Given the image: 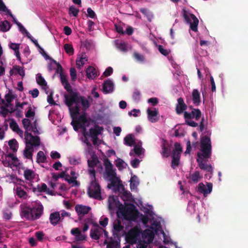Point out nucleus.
I'll return each mask as SVG.
<instances>
[{
	"label": "nucleus",
	"mask_w": 248,
	"mask_h": 248,
	"mask_svg": "<svg viewBox=\"0 0 248 248\" xmlns=\"http://www.w3.org/2000/svg\"><path fill=\"white\" fill-rule=\"evenodd\" d=\"M56 73L59 74L62 85L69 91L68 94L64 95L65 103L69 108L72 117L71 124L74 129L86 135L88 128L91 135L94 138L103 128L101 126L95 125L93 120L88 117L85 112L86 110L90 107V101L86 97L71 90V86L62 73L61 65L56 63Z\"/></svg>",
	"instance_id": "1"
},
{
	"label": "nucleus",
	"mask_w": 248,
	"mask_h": 248,
	"mask_svg": "<svg viewBox=\"0 0 248 248\" xmlns=\"http://www.w3.org/2000/svg\"><path fill=\"white\" fill-rule=\"evenodd\" d=\"M121 218L116 219L113 221L111 232L114 237H118L121 239V236H124L127 243L136 244L137 248H151L150 245L154 241L155 234H156L160 238L163 239L165 243H170L171 239L168 234L164 232L161 227L162 218L160 221L159 230L157 231L155 228L152 227L153 220L152 217L148 216V223L146 226V229L142 230L140 222H137L136 225L124 226Z\"/></svg>",
	"instance_id": "2"
},
{
	"label": "nucleus",
	"mask_w": 248,
	"mask_h": 248,
	"mask_svg": "<svg viewBox=\"0 0 248 248\" xmlns=\"http://www.w3.org/2000/svg\"><path fill=\"white\" fill-rule=\"evenodd\" d=\"M148 208H143L142 211L145 214L143 215L139 212L136 206L134 205L124 206L120 202L117 197L110 196L108 197V208L110 214H112L114 210H116L117 217L122 219V220L141 222L143 224H148L147 218L149 216L153 220V223H151L152 227L157 231L160 227L161 218L154 214L152 205H148Z\"/></svg>",
	"instance_id": "3"
},
{
	"label": "nucleus",
	"mask_w": 248,
	"mask_h": 248,
	"mask_svg": "<svg viewBox=\"0 0 248 248\" xmlns=\"http://www.w3.org/2000/svg\"><path fill=\"white\" fill-rule=\"evenodd\" d=\"M103 130V129H102V131ZM102 131L101 130L100 132L98 133L97 135H96L94 137H93L91 135L90 130H89V129L87 128L86 135L82 134L81 137L82 141L86 144V156L90 168L89 172L91 179V184L88 188V193L89 196L99 200L102 199L101 190L100 185L97 183L95 179V170L93 168V167L98 164L99 161L97 156L92 150V146L89 141V139L92 140L93 144H96L97 143L96 137L102 133Z\"/></svg>",
	"instance_id": "4"
},
{
	"label": "nucleus",
	"mask_w": 248,
	"mask_h": 248,
	"mask_svg": "<svg viewBox=\"0 0 248 248\" xmlns=\"http://www.w3.org/2000/svg\"><path fill=\"white\" fill-rule=\"evenodd\" d=\"M105 171L103 173L104 177L110 182L108 185V187L111 189L114 192H122V198L124 201V206L134 205L132 202H134V199L129 191L125 190L120 177H118L116 172V169L108 159L105 158L103 160Z\"/></svg>",
	"instance_id": "5"
},
{
	"label": "nucleus",
	"mask_w": 248,
	"mask_h": 248,
	"mask_svg": "<svg viewBox=\"0 0 248 248\" xmlns=\"http://www.w3.org/2000/svg\"><path fill=\"white\" fill-rule=\"evenodd\" d=\"M212 146L209 137L202 138L201 152L198 153L197 162L200 169L206 170L208 173L205 175L206 178L210 179L212 176L213 170L212 166L206 163V161L210 156Z\"/></svg>",
	"instance_id": "6"
},
{
	"label": "nucleus",
	"mask_w": 248,
	"mask_h": 248,
	"mask_svg": "<svg viewBox=\"0 0 248 248\" xmlns=\"http://www.w3.org/2000/svg\"><path fill=\"white\" fill-rule=\"evenodd\" d=\"M124 143L127 146H134L133 149L129 153L130 155H137L140 158L142 157L144 150L141 147V141L135 139L132 135H128L124 138Z\"/></svg>",
	"instance_id": "7"
},
{
	"label": "nucleus",
	"mask_w": 248,
	"mask_h": 248,
	"mask_svg": "<svg viewBox=\"0 0 248 248\" xmlns=\"http://www.w3.org/2000/svg\"><path fill=\"white\" fill-rule=\"evenodd\" d=\"M43 212V205L39 202L32 203L31 208H25L22 209V216L28 219L38 218Z\"/></svg>",
	"instance_id": "8"
},
{
	"label": "nucleus",
	"mask_w": 248,
	"mask_h": 248,
	"mask_svg": "<svg viewBox=\"0 0 248 248\" xmlns=\"http://www.w3.org/2000/svg\"><path fill=\"white\" fill-rule=\"evenodd\" d=\"M10 178L11 182L15 184L14 191L15 195L20 199H28L29 197L28 188L24 185H23V181L17 179L14 175H10Z\"/></svg>",
	"instance_id": "9"
},
{
	"label": "nucleus",
	"mask_w": 248,
	"mask_h": 248,
	"mask_svg": "<svg viewBox=\"0 0 248 248\" xmlns=\"http://www.w3.org/2000/svg\"><path fill=\"white\" fill-rule=\"evenodd\" d=\"M22 124L25 129L24 140H26L28 142H30L31 140L33 138H39L37 136H33L30 131H32L34 134H38V130L36 127V121L31 124V122L28 119H24L22 120Z\"/></svg>",
	"instance_id": "10"
},
{
	"label": "nucleus",
	"mask_w": 248,
	"mask_h": 248,
	"mask_svg": "<svg viewBox=\"0 0 248 248\" xmlns=\"http://www.w3.org/2000/svg\"><path fill=\"white\" fill-rule=\"evenodd\" d=\"M78 174L75 172L73 170H70V175L67 172V170H65L59 173L58 175L55 174H52V176L55 179H57L58 178H64L65 181L68 182L69 184H71L72 186H78L79 185V183L77 181V179L78 177Z\"/></svg>",
	"instance_id": "11"
},
{
	"label": "nucleus",
	"mask_w": 248,
	"mask_h": 248,
	"mask_svg": "<svg viewBox=\"0 0 248 248\" xmlns=\"http://www.w3.org/2000/svg\"><path fill=\"white\" fill-rule=\"evenodd\" d=\"M25 148L24 150L23 155L24 157L31 159L32 156L33 147L39 146L40 141L39 138H33L31 140L29 143H28L26 140H24Z\"/></svg>",
	"instance_id": "12"
},
{
	"label": "nucleus",
	"mask_w": 248,
	"mask_h": 248,
	"mask_svg": "<svg viewBox=\"0 0 248 248\" xmlns=\"http://www.w3.org/2000/svg\"><path fill=\"white\" fill-rule=\"evenodd\" d=\"M3 164L6 167H9L13 170L19 168L21 166L20 161L14 154L5 155L4 159H3Z\"/></svg>",
	"instance_id": "13"
},
{
	"label": "nucleus",
	"mask_w": 248,
	"mask_h": 248,
	"mask_svg": "<svg viewBox=\"0 0 248 248\" xmlns=\"http://www.w3.org/2000/svg\"><path fill=\"white\" fill-rule=\"evenodd\" d=\"M201 115V111L199 109H194L191 111V112L188 113L185 112L184 113V117L186 120L187 124L191 126H197L198 124L196 122L191 120V118H195L196 120H198L200 118Z\"/></svg>",
	"instance_id": "14"
},
{
	"label": "nucleus",
	"mask_w": 248,
	"mask_h": 248,
	"mask_svg": "<svg viewBox=\"0 0 248 248\" xmlns=\"http://www.w3.org/2000/svg\"><path fill=\"white\" fill-rule=\"evenodd\" d=\"M184 18L186 21L189 23L190 29L194 31H198V26L199 23L198 18L192 14L187 13L184 11Z\"/></svg>",
	"instance_id": "15"
},
{
	"label": "nucleus",
	"mask_w": 248,
	"mask_h": 248,
	"mask_svg": "<svg viewBox=\"0 0 248 248\" xmlns=\"http://www.w3.org/2000/svg\"><path fill=\"white\" fill-rule=\"evenodd\" d=\"M174 149L172 154V168H175L178 166L179 162L180 154L182 151V148L180 144L175 143L174 144Z\"/></svg>",
	"instance_id": "16"
},
{
	"label": "nucleus",
	"mask_w": 248,
	"mask_h": 248,
	"mask_svg": "<svg viewBox=\"0 0 248 248\" xmlns=\"http://www.w3.org/2000/svg\"><path fill=\"white\" fill-rule=\"evenodd\" d=\"M103 232L106 237H108V232L104 230L103 228L99 227L98 225H94V227L91 230V236L92 238L94 239H98L102 234Z\"/></svg>",
	"instance_id": "17"
},
{
	"label": "nucleus",
	"mask_w": 248,
	"mask_h": 248,
	"mask_svg": "<svg viewBox=\"0 0 248 248\" xmlns=\"http://www.w3.org/2000/svg\"><path fill=\"white\" fill-rule=\"evenodd\" d=\"M148 120L151 123L156 122L158 120V110L155 108H148L146 110Z\"/></svg>",
	"instance_id": "18"
},
{
	"label": "nucleus",
	"mask_w": 248,
	"mask_h": 248,
	"mask_svg": "<svg viewBox=\"0 0 248 248\" xmlns=\"http://www.w3.org/2000/svg\"><path fill=\"white\" fill-rule=\"evenodd\" d=\"M213 185L212 183H207L205 185L203 183H200L198 186V190L200 192L203 194L206 197L212 191Z\"/></svg>",
	"instance_id": "19"
},
{
	"label": "nucleus",
	"mask_w": 248,
	"mask_h": 248,
	"mask_svg": "<svg viewBox=\"0 0 248 248\" xmlns=\"http://www.w3.org/2000/svg\"><path fill=\"white\" fill-rule=\"evenodd\" d=\"M130 183V187L132 191L137 192L138 190V186L140 184V181L136 175L132 174L131 172V178L129 181Z\"/></svg>",
	"instance_id": "20"
},
{
	"label": "nucleus",
	"mask_w": 248,
	"mask_h": 248,
	"mask_svg": "<svg viewBox=\"0 0 248 248\" xmlns=\"http://www.w3.org/2000/svg\"><path fill=\"white\" fill-rule=\"evenodd\" d=\"M20 45V44H16V43L12 42L11 41H9L8 42L9 48L13 50L16 59L18 60L19 62H21V56L19 52Z\"/></svg>",
	"instance_id": "21"
},
{
	"label": "nucleus",
	"mask_w": 248,
	"mask_h": 248,
	"mask_svg": "<svg viewBox=\"0 0 248 248\" xmlns=\"http://www.w3.org/2000/svg\"><path fill=\"white\" fill-rule=\"evenodd\" d=\"M114 89V82L112 80H105L103 84V92L106 93H112Z\"/></svg>",
	"instance_id": "22"
},
{
	"label": "nucleus",
	"mask_w": 248,
	"mask_h": 248,
	"mask_svg": "<svg viewBox=\"0 0 248 248\" xmlns=\"http://www.w3.org/2000/svg\"><path fill=\"white\" fill-rule=\"evenodd\" d=\"M88 62V57L86 54L82 53L78 55L76 61L77 67L78 69L82 68L83 65Z\"/></svg>",
	"instance_id": "23"
},
{
	"label": "nucleus",
	"mask_w": 248,
	"mask_h": 248,
	"mask_svg": "<svg viewBox=\"0 0 248 248\" xmlns=\"http://www.w3.org/2000/svg\"><path fill=\"white\" fill-rule=\"evenodd\" d=\"M75 210L79 217H82L89 212L91 208L89 206L81 204L76 205Z\"/></svg>",
	"instance_id": "24"
},
{
	"label": "nucleus",
	"mask_w": 248,
	"mask_h": 248,
	"mask_svg": "<svg viewBox=\"0 0 248 248\" xmlns=\"http://www.w3.org/2000/svg\"><path fill=\"white\" fill-rule=\"evenodd\" d=\"M38 175L36 174L34 170L26 168L24 170V177L27 181H32L38 177Z\"/></svg>",
	"instance_id": "25"
},
{
	"label": "nucleus",
	"mask_w": 248,
	"mask_h": 248,
	"mask_svg": "<svg viewBox=\"0 0 248 248\" xmlns=\"http://www.w3.org/2000/svg\"><path fill=\"white\" fill-rule=\"evenodd\" d=\"M71 233L75 237L76 241H83L86 238V235L78 228H73L71 230Z\"/></svg>",
	"instance_id": "26"
},
{
	"label": "nucleus",
	"mask_w": 248,
	"mask_h": 248,
	"mask_svg": "<svg viewBox=\"0 0 248 248\" xmlns=\"http://www.w3.org/2000/svg\"><path fill=\"white\" fill-rule=\"evenodd\" d=\"M115 238V239H111L109 242L107 239H105V242L107 244V248H121V239L118 237Z\"/></svg>",
	"instance_id": "27"
},
{
	"label": "nucleus",
	"mask_w": 248,
	"mask_h": 248,
	"mask_svg": "<svg viewBox=\"0 0 248 248\" xmlns=\"http://www.w3.org/2000/svg\"><path fill=\"white\" fill-rule=\"evenodd\" d=\"M86 77L90 79H94L97 77L98 74L96 69L93 66H89L86 70Z\"/></svg>",
	"instance_id": "28"
},
{
	"label": "nucleus",
	"mask_w": 248,
	"mask_h": 248,
	"mask_svg": "<svg viewBox=\"0 0 248 248\" xmlns=\"http://www.w3.org/2000/svg\"><path fill=\"white\" fill-rule=\"evenodd\" d=\"M202 178V175L201 174L200 172L198 171V170H196L195 171L190 173L188 179L189 182L197 183V182L200 181Z\"/></svg>",
	"instance_id": "29"
},
{
	"label": "nucleus",
	"mask_w": 248,
	"mask_h": 248,
	"mask_svg": "<svg viewBox=\"0 0 248 248\" xmlns=\"http://www.w3.org/2000/svg\"><path fill=\"white\" fill-rule=\"evenodd\" d=\"M9 125L13 131L16 132L21 138H23V131L21 130L17 123L14 120H10Z\"/></svg>",
	"instance_id": "30"
},
{
	"label": "nucleus",
	"mask_w": 248,
	"mask_h": 248,
	"mask_svg": "<svg viewBox=\"0 0 248 248\" xmlns=\"http://www.w3.org/2000/svg\"><path fill=\"white\" fill-rule=\"evenodd\" d=\"M115 44L116 47L122 51H127L128 50L131 49V46H128L125 43L122 42V41L115 40Z\"/></svg>",
	"instance_id": "31"
},
{
	"label": "nucleus",
	"mask_w": 248,
	"mask_h": 248,
	"mask_svg": "<svg viewBox=\"0 0 248 248\" xmlns=\"http://www.w3.org/2000/svg\"><path fill=\"white\" fill-rule=\"evenodd\" d=\"M36 80L37 84H39L45 91H46L48 86L47 85L46 81L44 78L42 77L41 74L38 73L36 75Z\"/></svg>",
	"instance_id": "32"
},
{
	"label": "nucleus",
	"mask_w": 248,
	"mask_h": 248,
	"mask_svg": "<svg viewBox=\"0 0 248 248\" xmlns=\"http://www.w3.org/2000/svg\"><path fill=\"white\" fill-rule=\"evenodd\" d=\"M19 75L21 76L22 77H24L25 75L24 70L23 68L19 66H14L13 67L12 69H11L10 71V75Z\"/></svg>",
	"instance_id": "33"
},
{
	"label": "nucleus",
	"mask_w": 248,
	"mask_h": 248,
	"mask_svg": "<svg viewBox=\"0 0 248 248\" xmlns=\"http://www.w3.org/2000/svg\"><path fill=\"white\" fill-rule=\"evenodd\" d=\"M27 105L26 103H17L16 104V108L15 110H13L12 108H11V112L14 111V112L16 113V116L17 117H22L23 115V112L22 110L24 105Z\"/></svg>",
	"instance_id": "34"
},
{
	"label": "nucleus",
	"mask_w": 248,
	"mask_h": 248,
	"mask_svg": "<svg viewBox=\"0 0 248 248\" xmlns=\"http://www.w3.org/2000/svg\"><path fill=\"white\" fill-rule=\"evenodd\" d=\"M36 189L39 192H45L51 195H55L53 190L48 189L46 184L44 183L42 184L41 185H38L36 188H33V191L36 190Z\"/></svg>",
	"instance_id": "35"
},
{
	"label": "nucleus",
	"mask_w": 248,
	"mask_h": 248,
	"mask_svg": "<svg viewBox=\"0 0 248 248\" xmlns=\"http://www.w3.org/2000/svg\"><path fill=\"white\" fill-rule=\"evenodd\" d=\"M115 164L119 170H123L124 169H126L127 167V163H126L123 159L117 157L115 160Z\"/></svg>",
	"instance_id": "36"
},
{
	"label": "nucleus",
	"mask_w": 248,
	"mask_h": 248,
	"mask_svg": "<svg viewBox=\"0 0 248 248\" xmlns=\"http://www.w3.org/2000/svg\"><path fill=\"white\" fill-rule=\"evenodd\" d=\"M193 102L194 104L198 105L200 104V93L197 89H194L192 93Z\"/></svg>",
	"instance_id": "37"
},
{
	"label": "nucleus",
	"mask_w": 248,
	"mask_h": 248,
	"mask_svg": "<svg viewBox=\"0 0 248 248\" xmlns=\"http://www.w3.org/2000/svg\"><path fill=\"white\" fill-rule=\"evenodd\" d=\"M186 106L182 98H179L176 106V112L177 113H181L186 109Z\"/></svg>",
	"instance_id": "38"
},
{
	"label": "nucleus",
	"mask_w": 248,
	"mask_h": 248,
	"mask_svg": "<svg viewBox=\"0 0 248 248\" xmlns=\"http://www.w3.org/2000/svg\"><path fill=\"white\" fill-rule=\"evenodd\" d=\"M61 219V215L59 212H56L52 213L50 215L49 220L53 224H56Z\"/></svg>",
	"instance_id": "39"
},
{
	"label": "nucleus",
	"mask_w": 248,
	"mask_h": 248,
	"mask_svg": "<svg viewBox=\"0 0 248 248\" xmlns=\"http://www.w3.org/2000/svg\"><path fill=\"white\" fill-rule=\"evenodd\" d=\"M35 107L32 105H29L27 108V110L25 113V117L27 118H33L35 115Z\"/></svg>",
	"instance_id": "40"
},
{
	"label": "nucleus",
	"mask_w": 248,
	"mask_h": 248,
	"mask_svg": "<svg viewBox=\"0 0 248 248\" xmlns=\"http://www.w3.org/2000/svg\"><path fill=\"white\" fill-rule=\"evenodd\" d=\"M47 160V157L43 152L40 151L37 153L36 161L38 163H44Z\"/></svg>",
	"instance_id": "41"
},
{
	"label": "nucleus",
	"mask_w": 248,
	"mask_h": 248,
	"mask_svg": "<svg viewBox=\"0 0 248 248\" xmlns=\"http://www.w3.org/2000/svg\"><path fill=\"white\" fill-rule=\"evenodd\" d=\"M8 145L10 149L13 151L14 152H16V151H17L18 143L16 139H12L8 141Z\"/></svg>",
	"instance_id": "42"
},
{
	"label": "nucleus",
	"mask_w": 248,
	"mask_h": 248,
	"mask_svg": "<svg viewBox=\"0 0 248 248\" xmlns=\"http://www.w3.org/2000/svg\"><path fill=\"white\" fill-rule=\"evenodd\" d=\"M10 28V24L7 20H4L0 24V30L2 31H7Z\"/></svg>",
	"instance_id": "43"
},
{
	"label": "nucleus",
	"mask_w": 248,
	"mask_h": 248,
	"mask_svg": "<svg viewBox=\"0 0 248 248\" xmlns=\"http://www.w3.org/2000/svg\"><path fill=\"white\" fill-rule=\"evenodd\" d=\"M16 24L17 25L19 31L21 32L22 33L26 34L28 38H31V35L28 31L25 29V27L20 22H16Z\"/></svg>",
	"instance_id": "44"
},
{
	"label": "nucleus",
	"mask_w": 248,
	"mask_h": 248,
	"mask_svg": "<svg viewBox=\"0 0 248 248\" xmlns=\"http://www.w3.org/2000/svg\"><path fill=\"white\" fill-rule=\"evenodd\" d=\"M46 93L47 94V101L49 104L54 105L55 104V102L54 101L52 95L53 92L52 91L50 90V89L48 88V89L46 90V91H45Z\"/></svg>",
	"instance_id": "45"
},
{
	"label": "nucleus",
	"mask_w": 248,
	"mask_h": 248,
	"mask_svg": "<svg viewBox=\"0 0 248 248\" xmlns=\"http://www.w3.org/2000/svg\"><path fill=\"white\" fill-rule=\"evenodd\" d=\"M69 162L72 165H77L81 162V159L78 157L70 156L69 157Z\"/></svg>",
	"instance_id": "46"
},
{
	"label": "nucleus",
	"mask_w": 248,
	"mask_h": 248,
	"mask_svg": "<svg viewBox=\"0 0 248 248\" xmlns=\"http://www.w3.org/2000/svg\"><path fill=\"white\" fill-rule=\"evenodd\" d=\"M63 47L65 52L69 54L70 55H72V54L74 53V49L72 45L66 44L64 45Z\"/></svg>",
	"instance_id": "47"
},
{
	"label": "nucleus",
	"mask_w": 248,
	"mask_h": 248,
	"mask_svg": "<svg viewBox=\"0 0 248 248\" xmlns=\"http://www.w3.org/2000/svg\"><path fill=\"white\" fill-rule=\"evenodd\" d=\"M196 205L195 203L192 202H190L187 206V212H189L191 214H193V213L196 212Z\"/></svg>",
	"instance_id": "48"
},
{
	"label": "nucleus",
	"mask_w": 248,
	"mask_h": 248,
	"mask_svg": "<svg viewBox=\"0 0 248 248\" xmlns=\"http://www.w3.org/2000/svg\"><path fill=\"white\" fill-rule=\"evenodd\" d=\"M109 219L108 217L102 216L99 220V223L102 227H106L108 225Z\"/></svg>",
	"instance_id": "49"
},
{
	"label": "nucleus",
	"mask_w": 248,
	"mask_h": 248,
	"mask_svg": "<svg viewBox=\"0 0 248 248\" xmlns=\"http://www.w3.org/2000/svg\"><path fill=\"white\" fill-rule=\"evenodd\" d=\"M5 99L7 102L6 104V106L7 107H9L10 106V103L14 99V97L12 95L10 94V93H8L5 96Z\"/></svg>",
	"instance_id": "50"
},
{
	"label": "nucleus",
	"mask_w": 248,
	"mask_h": 248,
	"mask_svg": "<svg viewBox=\"0 0 248 248\" xmlns=\"http://www.w3.org/2000/svg\"><path fill=\"white\" fill-rule=\"evenodd\" d=\"M12 217V213L9 210H4L3 211V217L5 219H10Z\"/></svg>",
	"instance_id": "51"
},
{
	"label": "nucleus",
	"mask_w": 248,
	"mask_h": 248,
	"mask_svg": "<svg viewBox=\"0 0 248 248\" xmlns=\"http://www.w3.org/2000/svg\"><path fill=\"white\" fill-rule=\"evenodd\" d=\"M140 113V109H136V108H134V109L128 112V115L129 116H133V117H138Z\"/></svg>",
	"instance_id": "52"
},
{
	"label": "nucleus",
	"mask_w": 248,
	"mask_h": 248,
	"mask_svg": "<svg viewBox=\"0 0 248 248\" xmlns=\"http://www.w3.org/2000/svg\"><path fill=\"white\" fill-rule=\"evenodd\" d=\"M69 11L70 14H72L74 16H77L78 15L79 10L74 6H71Z\"/></svg>",
	"instance_id": "53"
},
{
	"label": "nucleus",
	"mask_w": 248,
	"mask_h": 248,
	"mask_svg": "<svg viewBox=\"0 0 248 248\" xmlns=\"http://www.w3.org/2000/svg\"><path fill=\"white\" fill-rule=\"evenodd\" d=\"M140 160L137 158L133 159L131 161V164L133 168H136L139 166Z\"/></svg>",
	"instance_id": "54"
},
{
	"label": "nucleus",
	"mask_w": 248,
	"mask_h": 248,
	"mask_svg": "<svg viewBox=\"0 0 248 248\" xmlns=\"http://www.w3.org/2000/svg\"><path fill=\"white\" fill-rule=\"evenodd\" d=\"M50 155L52 159H59L61 157L60 153L56 152V151H52L50 153Z\"/></svg>",
	"instance_id": "55"
},
{
	"label": "nucleus",
	"mask_w": 248,
	"mask_h": 248,
	"mask_svg": "<svg viewBox=\"0 0 248 248\" xmlns=\"http://www.w3.org/2000/svg\"><path fill=\"white\" fill-rule=\"evenodd\" d=\"M158 49L159 52L163 54V55L166 56L169 53V51L167 49L164 48L163 46H158Z\"/></svg>",
	"instance_id": "56"
},
{
	"label": "nucleus",
	"mask_w": 248,
	"mask_h": 248,
	"mask_svg": "<svg viewBox=\"0 0 248 248\" xmlns=\"http://www.w3.org/2000/svg\"><path fill=\"white\" fill-rule=\"evenodd\" d=\"M158 102V100L156 97L150 98L148 100V103L151 104L153 106H155Z\"/></svg>",
	"instance_id": "57"
},
{
	"label": "nucleus",
	"mask_w": 248,
	"mask_h": 248,
	"mask_svg": "<svg viewBox=\"0 0 248 248\" xmlns=\"http://www.w3.org/2000/svg\"><path fill=\"white\" fill-rule=\"evenodd\" d=\"M134 56L136 60H137L138 62H143L144 60V58L143 55H140V54L138 53H134Z\"/></svg>",
	"instance_id": "58"
},
{
	"label": "nucleus",
	"mask_w": 248,
	"mask_h": 248,
	"mask_svg": "<svg viewBox=\"0 0 248 248\" xmlns=\"http://www.w3.org/2000/svg\"><path fill=\"white\" fill-rule=\"evenodd\" d=\"M29 93H31L32 97L35 98L38 96L39 92L38 91V89H34L31 91H30Z\"/></svg>",
	"instance_id": "59"
},
{
	"label": "nucleus",
	"mask_w": 248,
	"mask_h": 248,
	"mask_svg": "<svg viewBox=\"0 0 248 248\" xmlns=\"http://www.w3.org/2000/svg\"><path fill=\"white\" fill-rule=\"evenodd\" d=\"M10 110L7 109V108H2L1 110H0V115H2L3 117H5L7 116L8 112H11Z\"/></svg>",
	"instance_id": "60"
},
{
	"label": "nucleus",
	"mask_w": 248,
	"mask_h": 248,
	"mask_svg": "<svg viewBox=\"0 0 248 248\" xmlns=\"http://www.w3.org/2000/svg\"><path fill=\"white\" fill-rule=\"evenodd\" d=\"M70 76L72 80H74L77 78L76 70L75 68H71L70 69Z\"/></svg>",
	"instance_id": "61"
},
{
	"label": "nucleus",
	"mask_w": 248,
	"mask_h": 248,
	"mask_svg": "<svg viewBox=\"0 0 248 248\" xmlns=\"http://www.w3.org/2000/svg\"><path fill=\"white\" fill-rule=\"evenodd\" d=\"M97 89L96 86H93V88L91 91V94L95 98H97L99 96L98 93L96 92Z\"/></svg>",
	"instance_id": "62"
},
{
	"label": "nucleus",
	"mask_w": 248,
	"mask_h": 248,
	"mask_svg": "<svg viewBox=\"0 0 248 248\" xmlns=\"http://www.w3.org/2000/svg\"><path fill=\"white\" fill-rule=\"evenodd\" d=\"M112 73L113 69L111 68V67H108V68L106 69L103 74L105 76H109Z\"/></svg>",
	"instance_id": "63"
},
{
	"label": "nucleus",
	"mask_w": 248,
	"mask_h": 248,
	"mask_svg": "<svg viewBox=\"0 0 248 248\" xmlns=\"http://www.w3.org/2000/svg\"><path fill=\"white\" fill-rule=\"evenodd\" d=\"M87 14L91 18H94L95 14L91 8L87 9Z\"/></svg>",
	"instance_id": "64"
}]
</instances>
